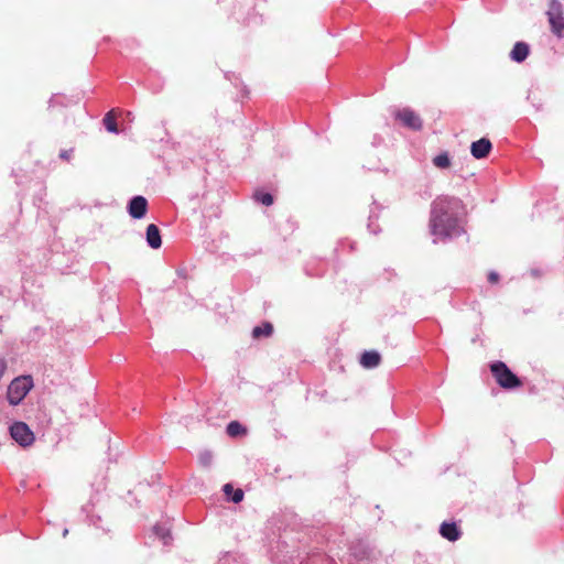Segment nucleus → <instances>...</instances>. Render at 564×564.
I'll return each mask as SVG.
<instances>
[{
  "instance_id": "f257e3e1",
  "label": "nucleus",
  "mask_w": 564,
  "mask_h": 564,
  "mask_svg": "<svg viewBox=\"0 0 564 564\" xmlns=\"http://www.w3.org/2000/svg\"><path fill=\"white\" fill-rule=\"evenodd\" d=\"M463 209V202L458 197L437 196L431 204V234L443 241L460 236L463 228L459 226L458 217Z\"/></svg>"
},
{
  "instance_id": "f03ea898",
  "label": "nucleus",
  "mask_w": 564,
  "mask_h": 564,
  "mask_svg": "<svg viewBox=\"0 0 564 564\" xmlns=\"http://www.w3.org/2000/svg\"><path fill=\"white\" fill-rule=\"evenodd\" d=\"M490 371L497 384L505 390H513L522 386L521 379L507 366L497 360L490 364Z\"/></svg>"
},
{
  "instance_id": "7ed1b4c3",
  "label": "nucleus",
  "mask_w": 564,
  "mask_h": 564,
  "mask_svg": "<svg viewBox=\"0 0 564 564\" xmlns=\"http://www.w3.org/2000/svg\"><path fill=\"white\" fill-rule=\"evenodd\" d=\"M33 388L31 376H21L11 381L7 391V400L11 405L20 404Z\"/></svg>"
},
{
  "instance_id": "20e7f679",
  "label": "nucleus",
  "mask_w": 564,
  "mask_h": 564,
  "mask_svg": "<svg viewBox=\"0 0 564 564\" xmlns=\"http://www.w3.org/2000/svg\"><path fill=\"white\" fill-rule=\"evenodd\" d=\"M393 116L397 121L410 130L420 131L423 128L421 117L409 107L395 110Z\"/></svg>"
},
{
  "instance_id": "39448f33",
  "label": "nucleus",
  "mask_w": 564,
  "mask_h": 564,
  "mask_svg": "<svg viewBox=\"0 0 564 564\" xmlns=\"http://www.w3.org/2000/svg\"><path fill=\"white\" fill-rule=\"evenodd\" d=\"M11 437L21 446L25 447L34 442V433L24 422L17 421L10 426Z\"/></svg>"
},
{
  "instance_id": "423d86ee",
  "label": "nucleus",
  "mask_w": 564,
  "mask_h": 564,
  "mask_svg": "<svg viewBox=\"0 0 564 564\" xmlns=\"http://www.w3.org/2000/svg\"><path fill=\"white\" fill-rule=\"evenodd\" d=\"M348 550L350 555L358 562L370 561L373 555V549L362 539L352 541Z\"/></svg>"
},
{
  "instance_id": "0eeeda50",
  "label": "nucleus",
  "mask_w": 564,
  "mask_h": 564,
  "mask_svg": "<svg viewBox=\"0 0 564 564\" xmlns=\"http://www.w3.org/2000/svg\"><path fill=\"white\" fill-rule=\"evenodd\" d=\"M148 199L142 195H135L127 204V212L133 219H142L148 212Z\"/></svg>"
},
{
  "instance_id": "6e6552de",
  "label": "nucleus",
  "mask_w": 564,
  "mask_h": 564,
  "mask_svg": "<svg viewBox=\"0 0 564 564\" xmlns=\"http://www.w3.org/2000/svg\"><path fill=\"white\" fill-rule=\"evenodd\" d=\"M492 150V143L488 138H481L470 144V154L477 159H486Z\"/></svg>"
},
{
  "instance_id": "1a4fd4ad",
  "label": "nucleus",
  "mask_w": 564,
  "mask_h": 564,
  "mask_svg": "<svg viewBox=\"0 0 564 564\" xmlns=\"http://www.w3.org/2000/svg\"><path fill=\"white\" fill-rule=\"evenodd\" d=\"M442 538L449 542H455L460 539L462 530L455 521H444L438 530Z\"/></svg>"
},
{
  "instance_id": "9d476101",
  "label": "nucleus",
  "mask_w": 564,
  "mask_h": 564,
  "mask_svg": "<svg viewBox=\"0 0 564 564\" xmlns=\"http://www.w3.org/2000/svg\"><path fill=\"white\" fill-rule=\"evenodd\" d=\"M530 54V45L525 42H516L512 50L509 53V57L514 63L524 62Z\"/></svg>"
},
{
  "instance_id": "9b49d317",
  "label": "nucleus",
  "mask_w": 564,
  "mask_h": 564,
  "mask_svg": "<svg viewBox=\"0 0 564 564\" xmlns=\"http://www.w3.org/2000/svg\"><path fill=\"white\" fill-rule=\"evenodd\" d=\"M145 240L150 248L159 249L162 246L160 228L155 224H150L145 230Z\"/></svg>"
},
{
  "instance_id": "f8f14e48",
  "label": "nucleus",
  "mask_w": 564,
  "mask_h": 564,
  "mask_svg": "<svg viewBox=\"0 0 564 564\" xmlns=\"http://www.w3.org/2000/svg\"><path fill=\"white\" fill-rule=\"evenodd\" d=\"M381 209L382 207L376 200H373L369 212L367 224L368 230L373 235H378L381 231L380 226L377 224Z\"/></svg>"
},
{
  "instance_id": "ddd939ff",
  "label": "nucleus",
  "mask_w": 564,
  "mask_h": 564,
  "mask_svg": "<svg viewBox=\"0 0 564 564\" xmlns=\"http://www.w3.org/2000/svg\"><path fill=\"white\" fill-rule=\"evenodd\" d=\"M360 365L366 369H372L380 365L381 355L377 350H366L360 356Z\"/></svg>"
},
{
  "instance_id": "4468645a",
  "label": "nucleus",
  "mask_w": 564,
  "mask_h": 564,
  "mask_svg": "<svg viewBox=\"0 0 564 564\" xmlns=\"http://www.w3.org/2000/svg\"><path fill=\"white\" fill-rule=\"evenodd\" d=\"M273 332L272 323L265 321L253 327L251 336L253 339L269 338L273 335Z\"/></svg>"
},
{
  "instance_id": "2eb2a0df",
  "label": "nucleus",
  "mask_w": 564,
  "mask_h": 564,
  "mask_svg": "<svg viewBox=\"0 0 564 564\" xmlns=\"http://www.w3.org/2000/svg\"><path fill=\"white\" fill-rule=\"evenodd\" d=\"M551 25V31L558 39L564 37V17L562 15H547Z\"/></svg>"
},
{
  "instance_id": "dca6fc26",
  "label": "nucleus",
  "mask_w": 564,
  "mask_h": 564,
  "mask_svg": "<svg viewBox=\"0 0 564 564\" xmlns=\"http://www.w3.org/2000/svg\"><path fill=\"white\" fill-rule=\"evenodd\" d=\"M223 491L226 495L227 499L234 503H239L243 500V490L240 488L235 489L231 484L224 485Z\"/></svg>"
},
{
  "instance_id": "f3484780",
  "label": "nucleus",
  "mask_w": 564,
  "mask_h": 564,
  "mask_svg": "<svg viewBox=\"0 0 564 564\" xmlns=\"http://www.w3.org/2000/svg\"><path fill=\"white\" fill-rule=\"evenodd\" d=\"M102 122L108 132L116 133V134L119 133L118 124L116 121L115 109H111L110 111H108L105 115Z\"/></svg>"
},
{
  "instance_id": "a211bd4d",
  "label": "nucleus",
  "mask_w": 564,
  "mask_h": 564,
  "mask_svg": "<svg viewBox=\"0 0 564 564\" xmlns=\"http://www.w3.org/2000/svg\"><path fill=\"white\" fill-rule=\"evenodd\" d=\"M252 197L257 203L264 206H271L274 203L273 195L269 192H264L263 189H257Z\"/></svg>"
},
{
  "instance_id": "6ab92c4d",
  "label": "nucleus",
  "mask_w": 564,
  "mask_h": 564,
  "mask_svg": "<svg viewBox=\"0 0 564 564\" xmlns=\"http://www.w3.org/2000/svg\"><path fill=\"white\" fill-rule=\"evenodd\" d=\"M226 432L231 437H237L247 433L246 427L238 421H231L227 424Z\"/></svg>"
},
{
  "instance_id": "aec40b11",
  "label": "nucleus",
  "mask_w": 564,
  "mask_h": 564,
  "mask_svg": "<svg viewBox=\"0 0 564 564\" xmlns=\"http://www.w3.org/2000/svg\"><path fill=\"white\" fill-rule=\"evenodd\" d=\"M433 164L438 169L451 166V156L447 151H443L433 159Z\"/></svg>"
},
{
  "instance_id": "412c9836",
  "label": "nucleus",
  "mask_w": 564,
  "mask_h": 564,
  "mask_svg": "<svg viewBox=\"0 0 564 564\" xmlns=\"http://www.w3.org/2000/svg\"><path fill=\"white\" fill-rule=\"evenodd\" d=\"M153 531L155 535L163 541L164 544H169L172 541V534L170 529L160 524H155L153 527Z\"/></svg>"
},
{
  "instance_id": "4be33fe9",
  "label": "nucleus",
  "mask_w": 564,
  "mask_h": 564,
  "mask_svg": "<svg viewBox=\"0 0 564 564\" xmlns=\"http://www.w3.org/2000/svg\"><path fill=\"white\" fill-rule=\"evenodd\" d=\"M69 105V99L61 94L53 95L48 100V108L55 107H67Z\"/></svg>"
},
{
  "instance_id": "5701e85b",
  "label": "nucleus",
  "mask_w": 564,
  "mask_h": 564,
  "mask_svg": "<svg viewBox=\"0 0 564 564\" xmlns=\"http://www.w3.org/2000/svg\"><path fill=\"white\" fill-rule=\"evenodd\" d=\"M562 15V4L558 0H550V9L547 11V15Z\"/></svg>"
},
{
  "instance_id": "b1692460",
  "label": "nucleus",
  "mask_w": 564,
  "mask_h": 564,
  "mask_svg": "<svg viewBox=\"0 0 564 564\" xmlns=\"http://www.w3.org/2000/svg\"><path fill=\"white\" fill-rule=\"evenodd\" d=\"M199 463L203 467H210L213 463V454L209 451H204L199 454Z\"/></svg>"
},
{
  "instance_id": "393cba45",
  "label": "nucleus",
  "mask_w": 564,
  "mask_h": 564,
  "mask_svg": "<svg viewBox=\"0 0 564 564\" xmlns=\"http://www.w3.org/2000/svg\"><path fill=\"white\" fill-rule=\"evenodd\" d=\"M89 521H90V523H91L93 525H95L96 528H100V529L105 530V529H104V527L101 525L102 519H101V517H100V516L91 514V516L89 517Z\"/></svg>"
},
{
  "instance_id": "a878e982",
  "label": "nucleus",
  "mask_w": 564,
  "mask_h": 564,
  "mask_svg": "<svg viewBox=\"0 0 564 564\" xmlns=\"http://www.w3.org/2000/svg\"><path fill=\"white\" fill-rule=\"evenodd\" d=\"M499 280H500V275H499V273H498V272H496V271H490V272L488 273V282H489V283L495 284V283H498V282H499Z\"/></svg>"
},
{
  "instance_id": "bb28decb",
  "label": "nucleus",
  "mask_w": 564,
  "mask_h": 564,
  "mask_svg": "<svg viewBox=\"0 0 564 564\" xmlns=\"http://www.w3.org/2000/svg\"><path fill=\"white\" fill-rule=\"evenodd\" d=\"M72 153H73V149H69V150H62V151L59 152V155H58V156H59L62 160L68 161V160L70 159V156H72Z\"/></svg>"
},
{
  "instance_id": "cd10ccee",
  "label": "nucleus",
  "mask_w": 564,
  "mask_h": 564,
  "mask_svg": "<svg viewBox=\"0 0 564 564\" xmlns=\"http://www.w3.org/2000/svg\"><path fill=\"white\" fill-rule=\"evenodd\" d=\"M346 243H348L350 251H355V249H356V242H354V241H348V240L346 239V240H341V241L339 242V246H340L341 248H344Z\"/></svg>"
},
{
  "instance_id": "c85d7f7f",
  "label": "nucleus",
  "mask_w": 564,
  "mask_h": 564,
  "mask_svg": "<svg viewBox=\"0 0 564 564\" xmlns=\"http://www.w3.org/2000/svg\"><path fill=\"white\" fill-rule=\"evenodd\" d=\"M6 370H7V361L3 357H0V379L4 375Z\"/></svg>"
},
{
  "instance_id": "c756f323",
  "label": "nucleus",
  "mask_w": 564,
  "mask_h": 564,
  "mask_svg": "<svg viewBox=\"0 0 564 564\" xmlns=\"http://www.w3.org/2000/svg\"><path fill=\"white\" fill-rule=\"evenodd\" d=\"M68 534V529H64L63 536L65 538Z\"/></svg>"
},
{
  "instance_id": "7c9ffc66",
  "label": "nucleus",
  "mask_w": 564,
  "mask_h": 564,
  "mask_svg": "<svg viewBox=\"0 0 564 564\" xmlns=\"http://www.w3.org/2000/svg\"><path fill=\"white\" fill-rule=\"evenodd\" d=\"M196 198H198V195H192V196H191V199H192V200H193V199H196Z\"/></svg>"
},
{
  "instance_id": "2f4dec72",
  "label": "nucleus",
  "mask_w": 564,
  "mask_h": 564,
  "mask_svg": "<svg viewBox=\"0 0 564 564\" xmlns=\"http://www.w3.org/2000/svg\"><path fill=\"white\" fill-rule=\"evenodd\" d=\"M228 556H230V553H229V552H226V553L224 554V557H228Z\"/></svg>"
},
{
  "instance_id": "473e14b6",
  "label": "nucleus",
  "mask_w": 564,
  "mask_h": 564,
  "mask_svg": "<svg viewBox=\"0 0 564 564\" xmlns=\"http://www.w3.org/2000/svg\"><path fill=\"white\" fill-rule=\"evenodd\" d=\"M206 196H207V194H206V193H204V194H203V196H202V198H203V199H205V198H206Z\"/></svg>"
},
{
  "instance_id": "72a5a7b5",
  "label": "nucleus",
  "mask_w": 564,
  "mask_h": 564,
  "mask_svg": "<svg viewBox=\"0 0 564 564\" xmlns=\"http://www.w3.org/2000/svg\"><path fill=\"white\" fill-rule=\"evenodd\" d=\"M301 564H303V563H301Z\"/></svg>"
}]
</instances>
